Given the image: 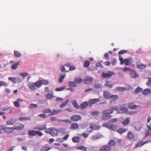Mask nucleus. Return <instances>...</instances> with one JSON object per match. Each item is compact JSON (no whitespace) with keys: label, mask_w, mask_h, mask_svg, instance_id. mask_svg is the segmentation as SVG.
Returning <instances> with one entry per match:
<instances>
[{"label":"nucleus","mask_w":151,"mask_h":151,"mask_svg":"<svg viewBox=\"0 0 151 151\" xmlns=\"http://www.w3.org/2000/svg\"><path fill=\"white\" fill-rule=\"evenodd\" d=\"M113 113L112 109H107L102 112V115L100 117L102 120H108L110 119L111 116L110 115Z\"/></svg>","instance_id":"1"},{"label":"nucleus","mask_w":151,"mask_h":151,"mask_svg":"<svg viewBox=\"0 0 151 151\" xmlns=\"http://www.w3.org/2000/svg\"><path fill=\"white\" fill-rule=\"evenodd\" d=\"M2 131L3 130L4 132L7 134H9L12 133L14 131L13 127H6L4 125H1Z\"/></svg>","instance_id":"2"},{"label":"nucleus","mask_w":151,"mask_h":151,"mask_svg":"<svg viewBox=\"0 0 151 151\" xmlns=\"http://www.w3.org/2000/svg\"><path fill=\"white\" fill-rule=\"evenodd\" d=\"M28 134L31 136H35L36 134H37L40 137L42 136L43 134L41 132L38 130H29L28 131Z\"/></svg>","instance_id":"3"},{"label":"nucleus","mask_w":151,"mask_h":151,"mask_svg":"<svg viewBox=\"0 0 151 151\" xmlns=\"http://www.w3.org/2000/svg\"><path fill=\"white\" fill-rule=\"evenodd\" d=\"M24 127V125L23 124L19 123H16L14 124L13 127L14 130L19 131L23 129Z\"/></svg>","instance_id":"4"},{"label":"nucleus","mask_w":151,"mask_h":151,"mask_svg":"<svg viewBox=\"0 0 151 151\" xmlns=\"http://www.w3.org/2000/svg\"><path fill=\"white\" fill-rule=\"evenodd\" d=\"M114 74V73L113 71H108L107 72H103L102 76L104 78H109Z\"/></svg>","instance_id":"5"},{"label":"nucleus","mask_w":151,"mask_h":151,"mask_svg":"<svg viewBox=\"0 0 151 151\" xmlns=\"http://www.w3.org/2000/svg\"><path fill=\"white\" fill-rule=\"evenodd\" d=\"M134 137L135 136L133 133L129 131L126 136V138L128 140H132L134 139Z\"/></svg>","instance_id":"6"},{"label":"nucleus","mask_w":151,"mask_h":151,"mask_svg":"<svg viewBox=\"0 0 151 151\" xmlns=\"http://www.w3.org/2000/svg\"><path fill=\"white\" fill-rule=\"evenodd\" d=\"M81 119V116L78 115H73L70 118L71 120L75 122L80 120Z\"/></svg>","instance_id":"7"},{"label":"nucleus","mask_w":151,"mask_h":151,"mask_svg":"<svg viewBox=\"0 0 151 151\" xmlns=\"http://www.w3.org/2000/svg\"><path fill=\"white\" fill-rule=\"evenodd\" d=\"M119 59L120 61V64H124L126 65H129V60L127 59H123V58L121 57L119 58Z\"/></svg>","instance_id":"8"},{"label":"nucleus","mask_w":151,"mask_h":151,"mask_svg":"<svg viewBox=\"0 0 151 151\" xmlns=\"http://www.w3.org/2000/svg\"><path fill=\"white\" fill-rule=\"evenodd\" d=\"M111 149V147L109 145H104L100 149V151H110Z\"/></svg>","instance_id":"9"},{"label":"nucleus","mask_w":151,"mask_h":151,"mask_svg":"<svg viewBox=\"0 0 151 151\" xmlns=\"http://www.w3.org/2000/svg\"><path fill=\"white\" fill-rule=\"evenodd\" d=\"M99 101L100 100L98 98L91 99L89 100L88 102L89 106H91L93 104Z\"/></svg>","instance_id":"10"},{"label":"nucleus","mask_w":151,"mask_h":151,"mask_svg":"<svg viewBox=\"0 0 151 151\" xmlns=\"http://www.w3.org/2000/svg\"><path fill=\"white\" fill-rule=\"evenodd\" d=\"M58 133V130L57 129H56L53 127L51 128V131L50 132V134L53 137L56 136Z\"/></svg>","instance_id":"11"},{"label":"nucleus","mask_w":151,"mask_h":151,"mask_svg":"<svg viewBox=\"0 0 151 151\" xmlns=\"http://www.w3.org/2000/svg\"><path fill=\"white\" fill-rule=\"evenodd\" d=\"M127 88L123 87H117L116 88V90L118 91H124L130 89L131 88V86L129 85L128 86Z\"/></svg>","instance_id":"12"},{"label":"nucleus","mask_w":151,"mask_h":151,"mask_svg":"<svg viewBox=\"0 0 151 151\" xmlns=\"http://www.w3.org/2000/svg\"><path fill=\"white\" fill-rule=\"evenodd\" d=\"M92 78L89 76H87L84 78L83 79L84 83L86 84L90 83L92 82Z\"/></svg>","instance_id":"13"},{"label":"nucleus","mask_w":151,"mask_h":151,"mask_svg":"<svg viewBox=\"0 0 151 151\" xmlns=\"http://www.w3.org/2000/svg\"><path fill=\"white\" fill-rule=\"evenodd\" d=\"M23 101V99H18L17 101L14 102L13 104L15 107L17 108H19L20 107V104L19 102Z\"/></svg>","instance_id":"14"},{"label":"nucleus","mask_w":151,"mask_h":151,"mask_svg":"<svg viewBox=\"0 0 151 151\" xmlns=\"http://www.w3.org/2000/svg\"><path fill=\"white\" fill-rule=\"evenodd\" d=\"M46 124L42 125L40 126L39 125L38 127H35L34 129H37L39 131L43 130L46 129Z\"/></svg>","instance_id":"15"},{"label":"nucleus","mask_w":151,"mask_h":151,"mask_svg":"<svg viewBox=\"0 0 151 151\" xmlns=\"http://www.w3.org/2000/svg\"><path fill=\"white\" fill-rule=\"evenodd\" d=\"M128 111V109L127 107H122L118 111V112L119 113H124L127 112Z\"/></svg>","instance_id":"16"},{"label":"nucleus","mask_w":151,"mask_h":151,"mask_svg":"<svg viewBox=\"0 0 151 151\" xmlns=\"http://www.w3.org/2000/svg\"><path fill=\"white\" fill-rule=\"evenodd\" d=\"M130 120L129 118H126L122 122V125L124 127L127 126L130 123Z\"/></svg>","instance_id":"17"},{"label":"nucleus","mask_w":151,"mask_h":151,"mask_svg":"<svg viewBox=\"0 0 151 151\" xmlns=\"http://www.w3.org/2000/svg\"><path fill=\"white\" fill-rule=\"evenodd\" d=\"M62 110L61 109H55L52 111H51V114L50 115V116H52L61 112Z\"/></svg>","instance_id":"18"},{"label":"nucleus","mask_w":151,"mask_h":151,"mask_svg":"<svg viewBox=\"0 0 151 151\" xmlns=\"http://www.w3.org/2000/svg\"><path fill=\"white\" fill-rule=\"evenodd\" d=\"M88 105H89L88 102L87 101H85L81 104L80 107L81 109H84L86 108Z\"/></svg>","instance_id":"19"},{"label":"nucleus","mask_w":151,"mask_h":151,"mask_svg":"<svg viewBox=\"0 0 151 151\" xmlns=\"http://www.w3.org/2000/svg\"><path fill=\"white\" fill-rule=\"evenodd\" d=\"M111 95L107 91H104L103 93V96L104 98L107 99H110Z\"/></svg>","instance_id":"20"},{"label":"nucleus","mask_w":151,"mask_h":151,"mask_svg":"<svg viewBox=\"0 0 151 151\" xmlns=\"http://www.w3.org/2000/svg\"><path fill=\"white\" fill-rule=\"evenodd\" d=\"M147 127L148 129L145 133V137L151 134V127L149 125H147Z\"/></svg>","instance_id":"21"},{"label":"nucleus","mask_w":151,"mask_h":151,"mask_svg":"<svg viewBox=\"0 0 151 151\" xmlns=\"http://www.w3.org/2000/svg\"><path fill=\"white\" fill-rule=\"evenodd\" d=\"M2 110L4 111H7V112H5L6 113H7L8 114H11L12 111V110L10 108H3L2 109Z\"/></svg>","instance_id":"22"},{"label":"nucleus","mask_w":151,"mask_h":151,"mask_svg":"<svg viewBox=\"0 0 151 151\" xmlns=\"http://www.w3.org/2000/svg\"><path fill=\"white\" fill-rule=\"evenodd\" d=\"M151 92V90L149 88L144 89L142 91V93L144 95H147L150 94Z\"/></svg>","instance_id":"23"},{"label":"nucleus","mask_w":151,"mask_h":151,"mask_svg":"<svg viewBox=\"0 0 151 151\" xmlns=\"http://www.w3.org/2000/svg\"><path fill=\"white\" fill-rule=\"evenodd\" d=\"M130 73L131 76L132 78H135L138 76V75L136 73L135 71H134L131 70Z\"/></svg>","instance_id":"24"},{"label":"nucleus","mask_w":151,"mask_h":151,"mask_svg":"<svg viewBox=\"0 0 151 151\" xmlns=\"http://www.w3.org/2000/svg\"><path fill=\"white\" fill-rule=\"evenodd\" d=\"M28 86L29 88L32 90L34 91L36 89V86L34 83L29 84Z\"/></svg>","instance_id":"25"},{"label":"nucleus","mask_w":151,"mask_h":151,"mask_svg":"<svg viewBox=\"0 0 151 151\" xmlns=\"http://www.w3.org/2000/svg\"><path fill=\"white\" fill-rule=\"evenodd\" d=\"M53 96L52 92V93L49 92L46 94V98L47 99L50 100L52 99L53 97Z\"/></svg>","instance_id":"26"},{"label":"nucleus","mask_w":151,"mask_h":151,"mask_svg":"<svg viewBox=\"0 0 151 151\" xmlns=\"http://www.w3.org/2000/svg\"><path fill=\"white\" fill-rule=\"evenodd\" d=\"M90 127L91 129H93L94 130H98L100 128V127L93 124H90Z\"/></svg>","instance_id":"27"},{"label":"nucleus","mask_w":151,"mask_h":151,"mask_svg":"<svg viewBox=\"0 0 151 151\" xmlns=\"http://www.w3.org/2000/svg\"><path fill=\"white\" fill-rule=\"evenodd\" d=\"M19 62L18 61L16 62L12 65L11 66L12 68L13 69H16L17 68L18 65H19Z\"/></svg>","instance_id":"28"},{"label":"nucleus","mask_w":151,"mask_h":151,"mask_svg":"<svg viewBox=\"0 0 151 151\" xmlns=\"http://www.w3.org/2000/svg\"><path fill=\"white\" fill-rule=\"evenodd\" d=\"M15 122L12 119H10L9 120L7 121L6 122V125H12L14 124Z\"/></svg>","instance_id":"29"},{"label":"nucleus","mask_w":151,"mask_h":151,"mask_svg":"<svg viewBox=\"0 0 151 151\" xmlns=\"http://www.w3.org/2000/svg\"><path fill=\"white\" fill-rule=\"evenodd\" d=\"M116 141L113 139L110 140L108 143V145L111 146H114L116 144Z\"/></svg>","instance_id":"30"},{"label":"nucleus","mask_w":151,"mask_h":151,"mask_svg":"<svg viewBox=\"0 0 151 151\" xmlns=\"http://www.w3.org/2000/svg\"><path fill=\"white\" fill-rule=\"evenodd\" d=\"M113 84H112L111 82L109 81H107L104 84L105 86L108 87L110 88H112Z\"/></svg>","instance_id":"31"},{"label":"nucleus","mask_w":151,"mask_h":151,"mask_svg":"<svg viewBox=\"0 0 151 151\" xmlns=\"http://www.w3.org/2000/svg\"><path fill=\"white\" fill-rule=\"evenodd\" d=\"M72 140L73 142L77 143L79 142L80 138L79 137H74L72 138Z\"/></svg>","instance_id":"32"},{"label":"nucleus","mask_w":151,"mask_h":151,"mask_svg":"<svg viewBox=\"0 0 151 151\" xmlns=\"http://www.w3.org/2000/svg\"><path fill=\"white\" fill-rule=\"evenodd\" d=\"M128 107L129 109H136L137 108V106L132 103L129 105Z\"/></svg>","instance_id":"33"},{"label":"nucleus","mask_w":151,"mask_h":151,"mask_svg":"<svg viewBox=\"0 0 151 151\" xmlns=\"http://www.w3.org/2000/svg\"><path fill=\"white\" fill-rule=\"evenodd\" d=\"M119 98V96L117 95H111L110 99L113 101H116Z\"/></svg>","instance_id":"34"},{"label":"nucleus","mask_w":151,"mask_h":151,"mask_svg":"<svg viewBox=\"0 0 151 151\" xmlns=\"http://www.w3.org/2000/svg\"><path fill=\"white\" fill-rule=\"evenodd\" d=\"M72 103L74 107L76 109H78L79 108L80 106L78 105L77 102L75 101H72Z\"/></svg>","instance_id":"35"},{"label":"nucleus","mask_w":151,"mask_h":151,"mask_svg":"<svg viewBox=\"0 0 151 151\" xmlns=\"http://www.w3.org/2000/svg\"><path fill=\"white\" fill-rule=\"evenodd\" d=\"M137 67L139 69H142L145 68L146 67V65L144 64H140L137 65Z\"/></svg>","instance_id":"36"},{"label":"nucleus","mask_w":151,"mask_h":151,"mask_svg":"<svg viewBox=\"0 0 151 151\" xmlns=\"http://www.w3.org/2000/svg\"><path fill=\"white\" fill-rule=\"evenodd\" d=\"M70 127L73 129H77L78 128V125L77 124L74 123L71 125Z\"/></svg>","instance_id":"37"},{"label":"nucleus","mask_w":151,"mask_h":151,"mask_svg":"<svg viewBox=\"0 0 151 151\" xmlns=\"http://www.w3.org/2000/svg\"><path fill=\"white\" fill-rule=\"evenodd\" d=\"M14 54L15 57L19 58L21 56V53L18 51L14 50Z\"/></svg>","instance_id":"38"},{"label":"nucleus","mask_w":151,"mask_h":151,"mask_svg":"<svg viewBox=\"0 0 151 151\" xmlns=\"http://www.w3.org/2000/svg\"><path fill=\"white\" fill-rule=\"evenodd\" d=\"M36 87L39 88L42 85V83L40 81H37L34 83Z\"/></svg>","instance_id":"39"},{"label":"nucleus","mask_w":151,"mask_h":151,"mask_svg":"<svg viewBox=\"0 0 151 151\" xmlns=\"http://www.w3.org/2000/svg\"><path fill=\"white\" fill-rule=\"evenodd\" d=\"M65 77V74L63 75H61L60 76L58 82L60 83L63 82V80L64 79Z\"/></svg>","instance_id":"40"},{"label":"nucleus","mask_w":151,"mask_h":151,"mask_svg":"<svg viewBox=\"0 0 151 151\" xmlns=\"http://www.w3.org/2000/svg\"><path fill=\"white\" fill-rule=\"evenodd\" d=\"M77 149L78 150H83L84 151H86L87 150V148L83 146L78 147H77Z\"/></svg>","instance_id":"41"},{"label":"nucleus","mask_w":151,"mask_h":151,"mask_svg":"<svg viewBox=\"0 0 151 151\" xmlns=\"http://www.w3.org/2000/svg\"><path fill=\"white\" fill-rule=\"evenodd\" d=\"M38 107L37 105L33 103L31 104L29 106V108L30 109H32L33 108H36Z\"/></svg>","instance_id":"42"},{"label":"nucleus","mask_w":151,"mask_h":151,"mask_svg":"<svg viewBox=\"0 0 151 151\" xmlns=\"http://www.w3.org/2000/svg\"><path fill=\"white\" fill-rule=\"evenodd\" d=\"M18 119L21 121H24L29 120L30 118L27 117H21L19 118Z\"/></svg>","instance_id":"43"},{"label":"nucleus","mask_w":151,"mask_h":151,"mask_svg":"<svg viewBox=\"0 0 151 151\" xmlns=\"http://www.w3.org/2000/svg\"><path fill=\"white\" fill-rule=\"evenodd\" d=\"M127 130V129H124L122 128H120L117 130V132L119 134H121L125 132Z\"/></svg>","instance_id":"44"},{"label":"nucleus","mask_w":151,"mask_h":151,"mask_svg":"<svg viewBox=\"0 0 151 151\" xmlns=\"http://www.w3.org/2000/svg\"><path fill=\"white\" fill-rule=\"evenodd\" d=\"M68 101L69 100H67L65 101V102H63L60 105V107L61 108L63 107L68 104Z\"/></svg>","instance_id":"45"},{"label":"nucleus","mask_w":151,"mask_h":151,"mask_svg":"<svg viewBox=\"0 0 151 151\" xmlns=\"http://www.w3.org/2000/svg\"><path fill=\"white\" fill-rule=\"evenodd\" d=\"M117 126L111 124L109 129L112 131H115L117 129Z\"/></svg>","instance_id":"46"},{"label":"nucleus","mask_w":151,"mask_h":151,"mask_svg":"<svg viewBox=\"0 0 151 151\" xmlns=\"http://www.w3.org/2000/svg\"><path fill=\"white\" fill-rule=\"evenodd\" d=\"M90 61L88 60H86L84 62V66L85 68H87L90 65Z\"/></svg>","instance_id":"47"},{"label":"nucleus","mask_w":151,"mask_h":151,"mask_svg":"<svg viewBox=\"0 0 151 151\" xmlns=\"http://www.w3.org/2000/svg\"><path fill=\"white\" fill-rule=\"evenodd\" d=\"M65 88V86H63L61 87L56 88L55 89V91H61L63 90Z\"/></svg>","instance_id":"48"},{"label":"nucleus","mask_w":151,"mask_h":151,"mask_svg":"<svg viewBox=\"0 0 151 151\" xmlns=\"http://www.w3.org/2000/svg\"><path fill=\"white\" fill-rule=\"evenodd\" d=\"M43 112L44 113H50V114H51V110L50 109H46L43 110Z\"/></svg>","instance_id":"49"},{"label":"nucleus","mask_w":151,"mask_h":151,"mask_svg":"<svg viewBox=\"0 0 151 151\" xmlns=\"http://www.w3.org/2000/svg\"><path fill=\"white\" fill-rule=\"evenodd\" d=\"M142 89L139 87H137L134 90V92L135 93H137L140 92L142 90Z\"/></svg>","instance_id":"50"},{"label":"nucleus","mask_w":151,"mask_h":151,"mask_svg":"<svg viewBox=\"0 0 151 151\" xmlns=\"http://www.w3.org/2000/svg\"><path fill=\"white\" fill-rule=\"evenodd\" d=\"M69 85L71 87H75L76 86V84L75 82L70 81L68 83Z\"/></svg>","instance_id":"51"},{"label":"nucleus","mask_w":151,"mask_h":151,"mask_svg":"<svg viewBox=\"0 0 151 151\" xmlns=\"http://www.w3.org/2000/svg\"><path fill=\"white\" fill-rule=\"evenodd\" d=\"M83 81V80L80 78H76L75 79V82L78 83H80L82 82Z\"/></svg>","instance_id":"52"},{"label":"nucleus","mask_w":151,"mask_h":151,"mask_svg":"<svg viewBox=\"0 0 151 151\" xmlns=\"http://www.w3.org/2000/svg\"><path fill=\"white\" fill-rule=\"evenodd\" d=\"M111 124L109 123H104L103 124L102 126L103 127H107L109 129Z\"/></svg>","instance_id":"53"},{"label":"nucleus","mask_w":151,"mask_h":151,"mask_svg":"<svg viewBox=\"0 0 151 151\" xmlns=\"http://www.w3.org/2000/svg\"><path fill=\"white\" fill-rule=\"evenodd\" d=\"M50 148L48 147H44L42 148L41 151H47L50 149Z\"/></svg>","instance_id":"54"},{"label":"nucleus","mask_w":151,"mask_h":151,"mask_svg":"<svg viewBox=\"0 0 151 151\" xmlns=\"http://www.w3.org/2000/svg\"><path fill=\"white\" fill-rule=\"evenodd\" d=\"M6 83L3 81H0V87L1 86H6Z\"/></svg>","instance_id":"55"},{"label":"nucleus","mask_w":151,"mask_h":151,"mask_svg":"<svg viewBox=\"0 0 151 151\" xmlns=\"http://www.w3.org/2000/svg\"><path fill=\"white\" fill-rule=\"evenodd\" d=\"M42 85V84L46 85H47L49 83V82L47 81V80H41L40 81Z\"/></svg>","instance_id":"56"},{"label":"nucleus","mask_w":151,"mask_h":151,"mask_svg":"<svg viewBox=\"0 0 151 151\" xmlns=\"http://www.w3.org/2000/svg\"><path fill=\"white\" fill-rule=\"evenodd\" d=\"M8 80L14 83L16 82V78H15L9 77L8 78Z\"/></svg>","instance_id":"57"},{"label":"nucleus","mask_w":151,"mask_h":151,"mask_svg":"<svg viewBox=\"0 0 151 151\" xmlns=\"http://www.w3.org/2000/svg\"><path fill=\"white\" fill-rule=\"evenodd\" d=\"M28 75V74L27 73L24 72L21 73H20V75L23 78L24 77H25L27 76Z\"/></svg>","instance_id":"58"},{"label":"nucleus","mask_w":151,"mask_h":151,"mask_svg":"<svg viewBox=\"0 0 151 151\" xmlns=\"http://www.w3.org/2000/svg\"><path fill=\"white\" fill-rule=\"evenodd\" d=\"M142 142V141H139L138 142L137 144L136 145V147H138L139 146L141 147L142 145V144H143Z\"/></svg>","instance_id":"59"},{"label":"nucleus","mask_w":151,"mask_h":151,"mask_svg":"<svg viewBox=\"0 0 151 151\" xmlns=\"http://www.w3.org/2000/svg\"><path fill=\"white\" fill-rule=\"evenodd\" d=\"M51 128H47L46 127V129H45V131L46 133H48L50 134V132L51 131Z\"/></svg>","instance_id":"60"},{"label":"nucleus","mask_w":151,"mask_h":151,"mask_svg":"<svg viewBox=\"0 0 151 151\" xmlns=\"http://www.w3.org/2000/svg\"><path fill=\"white\" fill-rule=\"evenodd\" d=\"M127 51L125 50H122L119 52L118 54L119 55H122L124 53H127Z\"/></svg>","instance_id":"61"},{"label":"nucleus","mask_w":151,"mask_h":151,"mask_svg":"<svg viewBox=\"0 0 151 151\" xmlns=\"http://www.w3.org/2000/svg\"><path fill=\"white\" fill-rule=\"evenodd\" d=\"M148 81L146 83V85L148 86H149L151 85V78H148Z\"/></svg>","instance_id":"62"},{"label":"nucleus","mask_w":151,"mask_h":151,"mask_svg":"<svg viewBox=\"0 0 151 151\" xmlns=\"http://www.w3.org/2000/svg\"><path fill=\"white\" fill-rule=\"evenodd\" d=\"M99 113V112L98 111H94L91 112V114L93 116L97 115Z\"/></svg>","instance_id":"63"},{"label":"nucleus","mask_w":151,"mask_h":151,"mask_svg":"<svg viewBox=\"0 0 151 151\" xmlns=\"http://www.w3.org/2000/svg\"><path fill=\"white\" fill-rule=\"evenodd\" d=\"M39 116L41 118H42L43 119H45L46 117V115L45 114H41L39 115Z\"/></svg>","instance_id":"64"}]
</instances>
